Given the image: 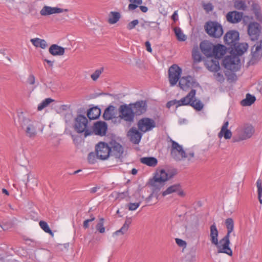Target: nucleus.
<instances>
[{
	"instance_id": "nucleus-10",
	"label": "nucleus",
	"mask_w": 262,
	"mask_h": 262,
	"mask_svg": "<svg viewBox=\"0 0 262 262\" xmlns=\"http://www.w3.org/2000/svg\"><path fill=\"white\" fill-rule=\"evenodd\" d=\"M251 58L248 63L253 65L257 63L262 57V40L257 42L251 48Z\"/></svg>"
},
{
	"instance_id": "nucleus-55",
	"label": "nucleus",
	"mask_w": 262,
	"mask_h": 262,
	"mask_svg": "<svg viewBox=\"0 0 262 262\" xmlns=\"http://www.w3.org/2000/svg\"><path fill=\"white\" fill-rule=\"evenodd\" d=\"M140 205V202L137 203H130L128 204V209L131 211H134L136 210Z\"/></svg>"
},
{
	"instance_id": "nucleus-19",
	"label": "nucleus",
	"mask_w": 262,
	"mask_h": 262,
	"mask_svg": "<svg viewBox=\"0 0 262 262\" xmlns=\"http://www.w3.org/2000/svg\"><path fill=\"white\" fill-rule=\"evenodd\" d=\"M130 104L132 105V108H133L135 115H140L146 111L147 104L145 101H139L134 103Z\"/></svg>"
},
{
	"instance_id": "nucleus-44",
	"label": "nucleus",
	"mask_w": 262,
	"mask_h": 262,
	"mask_svg": "<svg viewBox=\"0 0 262 262\" xmlns=\"http://www.w3.org/2000/svg\"><path fill=\"white\" fill-rule=\"evenodd\" d=\"M256 186L257 188L258 199L260 204H262V181L258 179L256 181Z\"/></svg>"
},
{
	"instance_id": "nucleus-64",
	"label": "nucleus",
	"mask_w": 262,
	"mask_h": 262,
	"mask_svg": "<svg viewBox=\"0 0 262 262\" xmlns=\"http://www.w3.org/2000/svg\"><path fill=\"white\" fill-rule=\"evenodd\" d=\"M140 10L143 12H146L148 11V8L146 6H141L140 7Z\"/></svg>"
},
{
	"instance_id": "nucleus-62",
	"label": "nucleus",
	"mask_w": 262,
	"mask_h": 262,
	"mask_svg": "<svg viewBox=\"0 0 262 262\" xmlns=\"http://www.w3.org/2000/svg\"><path fill=\"white\" fill-rule=\"evenodd\" d=\"M90 221L88 220H86L83 222V227L84 228H88L89 227V224Z\"/></svg>"
},
{
	"instance_id": "nucleus-7",
	"label": "nucleus",
	"mask_w": 262,
	"mask_h": 262,
	"mask_svg": "<svg viewBox=\"0 0 262 262\" xmlns=\"http://www.w3.org/2000/svg\"><path fill=\"white\" fill-rule=\"evenodd\" d=\"M88 119L83 115H79L75 119L74 129L78 133H84L85 137L91 134V131L88 129Z\"/></svg>"
},
{
	"instance_id": "nucleus-51",
	"label": "nucleus",
	"mask_w": 262,
	"mask_h": 262,
	"mask_svg": "<svg viewBox=\"0 0 262 262\" xmlns=\"http://www.w3.org/2000/svg\"><path fill=\"white\" fill-rule=\"evenodd\" d=\"M192 57L195 62H200L202 60V56L200 52L196 50H193L192 51Z\"/></svg>"
},
{
	"instance_id": "nucleus-52",
	"label": "nucleus",
	"mask_w": 262,
	"mask_h": 262,
	"mask_svg": "<svg viewBox=\"0 0 262 262\" xmlns=\"http://www.w3.org/2000/svg\"><path fill=\"white\" fill-rule=\"evenodd\" d=\"M139 24V21L138 19H134L133 21L129 23L126 26V28L128 30H131L134 29L136 26Z\"/></svg>"
},
{
	"instance_id": "nucleus-24",
	"label": "nucleus",
	"mask_w": 262,
	"mask_h": 262,
	"mask_svg": "<svg viewBox=\"0 0 262 262\" xmlns=\"http://www.w3.org/2000/svg\"><path fill=\"white\" fill-rule=\"evenodd\" d=\"M243 13L236 11H233L228 12L226 14L227 20L232 24H237L241 21L243 18Z\"/></svg>"
},
{
	"instance_id": "nucleus-25",
	"label": "nucleus",
	"mask_w": 262,
	"mask_h": 262,
	"mask_svg": "<svg viewBox=\"0 0 262 262\" xmlns=\"http://www.w3.org/2000/svg\"><path fill=\"white\" fill-rule=\"evenodd\" d=\"M205 67L211 72H217L220 70L219 60L216 58H208L205 62Z\"/></svg>"
},
{
	"instance_id": "nucleus-2",
	"label": "nucleus",
	"mask_w": 262,
	"mask_h": 262,
	"mask_svg": "<svg viewBox=\"0 0 262 262\" xmlns=\"http://www.w3.org/2000/svg\"><path fill=\"white\" fill-rule=\"evenodd\" d=\"M237 137L233 138L234 142H238L251 138L255 133V128L250 123H245L236 130Z\"/></svg>"
},
{
	"instance_id": "nucleus-50",
	"label": "nucleus",
	"mask_w": 262,
	"mask_h": 262,
	"mask_svg": "<svg viewBox=\"0 0 262 262\" xmlns=\"http://www.w3.org/2000/svg\"><path fill=\"white\" fill-rule=\"evenodd\" d=\"M104 69L103 68H101L100 69H97L91 75V78L94 80H97L99 77L100 75L103 72Z\"/></svg>"
},
{
	"instance_id": "nucleus-17",
	"label": "nucleus",
	"mask_w": 262,
	"mask_h": 262,
	"mask_svg": "<svg viewBox=\"0 0 262 262\" xmlns=\"http://www.w3.org/2000/svg\"><path fill=\"white\" fill-rule=\"evenodd\" d=\"M68 9H64L57 7L44 6L40 11V14L43 16L67 12Z\"/></svg>"
},
{
	"instance_id": "nucleus-8",
	"label": "nucleus",
	"mask_w": 262,
	"mask_h": 262,
	"mask_svg": "<svg viewBox=\"0 0 262 262\" xmlns=\"http://www.w3.org/2000/svg\"><path fill=\"white\" fill-rule=\"evenodd\" d=\"M230 236H228V235H225L224 237L218 241L217 244H215L214 246L216 248L217 252L218 253H224L228 256H232L233 255V251L230 247Z\"/></svg>"
},
{
	"instance_id": "nucleus-3",
	"label": "nucleus",
	"mask_w": 262,
	"mask_h": 262,
	"mask_svg": "<svg viewBox=\"0 0 262 262\" xmlns=\"http://www.w3.org/2000/svg\"><path fill=\"white\" fill-rule=\"evenodd\" d=\"M196 91L192 89L184 97L179 100L178 106L190 105L197 111H201L204 105L201 101L195 98Z\"/></svg>"
},
{
	"instance_id": "nucleus-33",
	"label": "nucleus",
	"mask_w": 262,
	"mask_h": 262,
	"mask_svg": "<svg viewBox=\"0 0 262 262\" xmlns=\"http://www.w3.org/2000/svg\"><path fill=\"white\" fill-rule=\"evenodd\" d=\"M140 162L145 165L150 167H155L158 164V160L155 157H147L140 159Z\"/></svg>"
},
{
	"instance_id": "nucleus-22",
	"label": "nucleus",
	"mask_w": 262,
	"mask_h": 262,
	"mask_svg": "<svg viewBox=\"0 0 262 262\" xmlns=\"http://www.w3.org/2000/svg\"><path fill=\"white\" fill-rule=\"evenodd\" d=\"M130 141L134 144H138L142 138V134L135 127H132L127 133Z\"/></svg>"
},
{
	"instance_id": "nucleus-54",
	"label": "nucleus",
	"mask_w": 262,
	"mask_h": 262,
	"mask_svg": "<svg viewBox=\"0 0 262 262\" xmlns=\"http://www.w3.org/2000/svg\"><path fill=\"white\" fill-rule=\"evenodd\" d=\"M176 244L180 247L185 248L187 246L186 242L180 238H177L175 239Z\"/></svg>"
},
{
	"instance_id": "nucleus-16",
	"label": "nucleus",
	"mask_w": 262,
	"mask_h": 262,
	"mask_svg": "<svg viewBox=\"0 0 262 262\" xmlns=\"http://www.w3.org/2000/svg\"><path fill=\"white\" fill-rule=\"evenodd\" d=\"M224 39L225 43L231 48L239 40V33L236 31H230L225 34Z\"/></svg>"
},
{
	"instance_id": "nucleus-26",
	"label": "nucleus",
	"mask_w": 262,
	"mask_h": 262,
	"mask_svg": "<svg viewBox=\"0 0 262 262\" xmlns=\"http://www.w3.org/2000/svg\"><path fill=\"white\" fill-rule=\"evenodd\" d=\"M107 129V124L104 122L98 121L94 125L93 130L97 135L104 136L106 134Z\"/></svg>"
},
{
	"instance_id": "nucleus-32",
	"label": "nucleus",
	"mask_w": 262,
	"mask_h": 262,
	"mask_svg": "<svg viewBox=\"0 0 262 262\" xmlns=\"http://www.w3.org/2000/svg\"><path fill=\"white\" fill-rule=\"evenodd\" d=\"M49 52L53 56H62L64 54L65 48L56 44H53L49 48Z\"/></svg>"
},
{
	"instance_id": "nucleus-47",
	"label": "nucleus",
	"mask_w": 262,
	"mask_h": 262,
	"mask_svg": "<svg viewBox=\"0 0 262 262\" xmlns=\"http://www.w3.org/2000/svg\"><path fill=\"white\" fill-rule=\"evenodd\" d=\"M39 226L40 228L46 233H49L51 235H53V232L52 230L49 228L48 224L45 222L41 221L39 223Z\"/></svg>"
},
{
	"instance_id": "nucleus-59",
	"label": "nucleus",
	"mask_w": 262,
	"mask_h": 262,
	"mask_svg": "<svg viewBox=\"0 0 262 262\" xmlns=\"http://www.w3.org/2000/svg\"><path fill=\"white\" fill-rule=\"evenodd\" d=\"M35 81V78L34 75H30L27 79V82L30 84H34Z\"/></svg>"
},
{
	"instance_id": "nucleus-34",
	"label": "nucleus",
	"mask_w": 262,
	"mask_h": 262,
	"mask_svg": "<svg viewBox=\"0 0 262 262\" xmlns=\"http://www.w3.org/2000/svg\"><path fill=\"white\" fill-rule=\"evenodd\" d=\"M159 23L155 21L143 20L140 23L141 27L147 30H156L159 28Z\"/></svg>"
},
{
	"instance_id": "nucleus-9",
	"label": "nucleus",
	"mask_w": 262,
	"mask_h": 262,
	"mask_svg": "<svg viewBox=\"0 0 262 262\" xmlns=\"http://www.w3.org/2000/svg\"><path fill=\"white\" fill-rule=\"evenodd\" d=\"M205 30L209 35L214 38H220L223 34L222 26L216 21H210L206 23Z\"/></svg>"
},
{
	"instance_id": "nucleus-41",
	"label": "nucleus",
	"mask_w": 262,
	"mask_h": 262,
	"mask_svg": "<svg viewBox=\"0 0 262 262\" xmlns=\"http://www.w3.org/2000/svg\"><path fill=\"white\" fill-rule=\"evenodd\" d=\"M234 7L239 10H246L247 6L246 2L242 0H236L234 2Z\"/></svg>"
},
{
	"instance_id": "nucleus-30",
	"label": "nucleus",
	"mask_w": 262,
	"mask_h": 262,
	"mask_svg": "<svg viewBox=\"0 0 262 262\" xmlns=\"http://www.w3.org/2000/svg\"><path fill=\"white\" fill-rule=\"evenodd\" d=\"M173 192H177L178 195L180 196L184 195V192L181 189L180 186L179 185H173L169 186L162 192V195L165 196Z\"/></svg>"
},
{
	"instance_id": "nucleus-38",
	"label": "nucleus",
	"mask_w": 262,
	"mask_h": 262,
	"mask_svg": "<svg viewBox=\"0 0 262 262\" xmlns=\"http://www.w3.org/2000/svg\"><path fill=\"white\" fill-rule=\"evenodd\" d=\"M255 96L250 94H247L246 98L241 101V104L243 106H250L255 101Z\"/></svg>"
},
{
	"instance_id": "nucleus-43",
	"label": "nucleus",
	"mask_w": 262,
	"mask_h": 262,
	"mask_svg": "<svg viewBox=\"0 0 262 262\" xmlns=\"http://www.w3.org/2000/svg\"><path fill=\"white\" fill-rule=\"evenodd\" d=\"M129 226V223H127V222H125V223L123 224L122 227L118 230L115 231L113 233V236H117L119 235L120 234H125L128 230V228Z\"/></svg>"
},
{
	"instance_id": "nucleus-12",
	"label": "nucleus",
	"mask_w": 262,
	"mask_h": 262,
	"mask_svg": "<svg viewBox=\"0 0 262 262\" xmlns=\"http://www.w3.org/2000/svg\"><path fill=\"white\" fill-rule=\"evenodd\" d=\"M179 86L184 91L197 88L199 86L194 77L191 76L182 77L179 80Z\"/></svg>"
},
{
	"instance_id": "nucleus-27",
	"label": "nucleus",
	"mask_w": 262,
	"mask_h": 262,
	"mask_svg": "<svg viewBox=\"0 0 262 262\" xmlns=\"http://www.w3.org/2000/svg\"><path fill=\"white\" fill-rule=\"evenodd\" d=\"M229 122L225 121L221 127L220 132L218 133V137L220 139L224 137L225 139H230L232 137V133L231 131L228 129Z\"/></svg>"
},
{
	"instance_id": "nucleus-49",
	"label": "nucleus",
	"mask_w": 262,
	"mask_h": 262,
	"mask_svg": "<svg viewBox=\"0 0 262 262\" xmlns=\"http://www.w3.org/2000/svg\"><path fill=\"white\" fill-rule=\"evenodd\" d=\"M131 3L128 5V9L131 10H134L138 7V5L142 4V0H129Z\"/></svg>"
},
{
	"instance_id": "nucleus-13",
	"label": "nucleus",
	"mask_w": 262,
	"mask_h": 262,
	"mask_svg": "<svg viewBox=\"0 0 262 262\" xmlns=\"http://www.w3.org/2000/svg\"><path fill=\"white\" fill-rule=\"evenodd\" d=\"M182 69L177 64L171 66L168 70V78L170 86H174L180 79Z\"/></svg>"
},
{
	"instance_id": "nucleus-1",
	"label": "nucleus",
	"mask_w": 262,
	"mask_h": 262,
	"mask_svg": "<svg viewBox=\"0 0 262 262\" xmlns=\"http://www.w3.org/2000/svg\"><path fill=\"white\" fill-rule=\"evenodd\" d=\"M20 125L26 136L30 139H34L38 131L42 132L43 126L38 121L23 117L20 119Z\"/></svg>"
},
{
	"instance_id": "nucleus-48",
	"label": "nucleus",
	"mask_w": 262,
	"mask_h": 262,
	"mask_svg": "<svg viewBox=\"0 0 262 262\" xmlns=\"http://www.w3.org/2000/svg\"><path fill=\"white\" fill-rule=\"evenodd\" d=\"M214 77L215 79L219 82L222 83L225 80V77L223 72L220 70L217 72H214Z\"/></svg>"
},
{
	"instance_id": "nucleus-58",
	"label": "nucleus",
	"mask_w": 262,
	"mask_h": 262,
	"mask_svg": "<svg viewBox=\"0 0 262 262\" xmlns=\"http://www.w3.org/2000/svg\"><path fill=\"white\" fill-rule=\"evenodd\" d=\"M179 100H172L167 102L166 106L167 107L170 108L171 106L176 105L177 107H178Z\"/></svg>"
},
{
	"instance_id": "nucleus-40",
	"label": "nucleus",
	"mask_w": 262,
	"mask_h": 262,
	"mask_svg": "<svg viewBox=\"0 0 262 262\" xmlns=\"http://www.w3.org/2000/svg\"><path fill=\"white\" fill-rule=\"evenodd\" d=\"M225 224L227 230V233L226 235L230 236V234L233 231L234 229L233 220L231 218H228L226 220Z\"/></svg>"
},
{
	"instance_id": "nucleus-63",
	"label": "nucleus",
	"mask_w": 262,
	"mask_h": 262,
	"mask_svg": "<svg viewBox=\"0 0 262 262\" xmlns=\"http://www.w3.org/2000/svg\"><path fill=\"white\" fill-rule=\"evenodd\" d=\"M44 60L48 64V65L50 67H52L53 66V64H54L53 61L48 60V59H45Z\"/></svg>"
},
{
	"instance_id": "nucleus-35",
	"label": "nucleus",
	"mask_w": 262,
	"mask_h": 262,
	"mask_svg": "<svg viewBox=\"0 0 262 262\" xmlns=\"http://www.w3.org/2000/svg\"><path fill=\"white\" fill-rule=\"evenodd\" d=\"M30 41L32 45L36 48H40L42 49H45L48 47V44L45 39H40L39 38H32Z\"/></svg>"
},
{
	"instance_id": "nucleus-36",
	"label": "nucleus",
	"mask_w": 262,
	"mask_h": 262,
	"mask_svg": "<svg viewBox=\"0 0 262 262\" xmlns=\"http://www.w3.org/2000/svg\"><path fill=\"white\" fill-rule=\"evenodd\" d=\"M101 114V110L97 107H94L90 108L88 112V117L91 120L97 119Z\"/></svg>"
},
{
	"instance_id": "nucleus-6",
	"label": "nucleus",
	"mask_w": 262,
	"mask_h": 262,
	"mask_svg": "<svg viewBox=\"0 0 262 262\" xmlns=\"http://www.w3.org/2000/svg\"><path fill=\"white\" fill-rule=\"evenodd\" d=\"M118 111V120L121 119L129 123L134 121L135 115L130 104L121 105L119 107Z\"/></svg>"
},
{
	"instance_id": "nucleus-28",
	"label": "nucleus",
	"mask_w": 262,
	"mask_h": 262,
	"mask_svg": "<svg viewBox=\"0 0 262 262\" xmlns=\"http://www.w3.org/2000/svg\"><path fill=\"white\" fill-rule=\"evenodd\" d=\"M117 110L115 106L110 105L104 111L103 118L106 120L115 119V121L118 120V117H116Z\"/></svg>"
},
{
	"instance_id": "nucleus-39",
	"label": "nucleus",
	"mask_w": 262,
	"mask_h": 262,
	"mask_svg": "<svg viewBox=\"0 0 262 262\" xmlns=\"http://www.w3.org/2000/svg\"><path fill=\"white\" fill-rule=\"evenodd\" d=\"M177 38L179 41H184L186 40V36L183 33L179 27H175L173 29Z\"/></svg>"
},
{
	"instance_id": "nucleus-37",
	"label": "nucleus",
	"mask_w": 262,
	"mask_h": 262,
	"mask_svg": "<svg viewBox=\"0 0 262 262\" xmlns=\"http://www.w3.org/2000/svg\"><path fill=\"white\" fill-rule=\"evenodd\" d=\"M252 9L256 19L259 21H262V14L259 6L256 4H253L252 6Z\"/></svg>"
},
{
	"instance_id": "nucleus-29",
	"label": "nucleus",
	"mask_w": 262,
	"mask_h": 262,
	"mask_svg": "<svg viewBox=\"0 0 262 262\" xmlns=\"http://www.w3.org/2000/svg\"><path fill=\"white\" fill-rule=\"evenodd\" d=\"M210 241L211 244L214 245L219 241V231L215 223L210 227Z\"/></svg>"
},
{
	"instance_id": "nucleus-56",
	"label": "nucleus",
	"mask_w": 262,
	"mask_h": 262,
	"mask_svg": "<svg viewBox=\"0 0 262 262\" xmlns=\"http://www.w3.org/2000/svg\"><path fill=\"white\" fill-rule=\"evenodd\" d=\"M203 7L204 9L207 12H210L212 11L213 9V6L212 4L210 3L204 4L203 5Z\"/></svg>"
},
{
	"instance_id": "nucleus-18",
	"label": "nucleus",
	"mask_w": 262,
	"mask_h": 262,
	"mask_svg": "<svg viewBox=\"0 0 262 262\" xmlns=\"http://www.w3.org/2000/svg\"><path fill=\"white\" fill-rule=\"evenodd\" d=\"M260 25L256 22L250 23L248 27V33L251 40L257 39L260 33Z\"/></svg>"
},
{
	"instance_id": "nucleus-11",
	"label": "nucleus",
	"mask_w": 262,
	"mask_h": 262,
	"mask_svg": "<svg viewBox=\"0 0 262 262\" xmlns=\"http://www.w3.org/2000/svg\"><path fill=\"white\" fill-rule=\"evenodd\" d=\"M97 157L101 160L107 159L111 152V148L106 143L100 142L96 146Z\"/></svg>"
},
{
	"instance_id": "nucleus-23",
	"label": "nucleus",
	"mask_w": 262,
	"mask_h": 262,
	"mask_svg": "<svg viewBox=\"0 0 262 262\" xmlns=\"http://www.w3.org/2000/svg\"><path fill=\"white\" fill-rule=\"evenodd\" d=\"M111 148V155L116 158H120L123 153V148L118 143L113 141L110 143Z\"/></svg>"
},
{
	"instance_id": "nucleus-42",
	"label": "nucleus",
	"mask_w": 262,
	"mask_h": 262,
	"mask_svg": "<svg viewBox=\"0 0 262 262\" xmlns=\"http://www.w3.org/2000/svg\"><path fill=\"white\" fill-rule=\"evenodd\" d=\"M120 18V14L117 12H111L109 15L108 21L111 24L116 23Z\"/></svg>"
},
{
	"instance_id": "nucleus-14",
	"label": "nucleus",
	"mask_w": 262,
	"mask_h": 262,
	"mask_svg": "<svg viewBox=\"0 0 262 262\" xmlns=\"http://www.w3.org/2000/svg\"><path fill=\"white\" fill-rule=\"evenodd\" d=\"M139 130L142 133H146L156 127L155 121L149 118H143L139 120L137 123Z\"/></svg>"
},
{
	"instance_id": "nucleus-46",
	"label": "nucleus",
	"mask_w": 262,
	"mask_h": 262,
	"mask_svg": "<svg viewBox=\"0 0 262 262\" xmlns=\"http://www.w3.org/2000/svg\"><path fill=\"white\" fill-rule=\"evenodd\" d=\"M104 220L103 218H100L98 223L96 225V229L100 233H104L105 231V227H104Z\"/></svg>"
},
{
	"instance_id": "nucleus-15",
	"label": "nucleus",
	"mask_w": 262,
	"mask_h": 262,
	"mask_svg": "<svg viewBox=\"0 0 262 262\" xmlns=\"http://www.w3.org/2000/svg\"><path fill=\"white\" fill-rule=\"evenodd\" d=\"M172 146L170 154L171 157L176 161H181L184 159L185 151L181 145L172 140Z\"/></svg>"
},
{
	"instance_id": "nucleus-61",
	"label": "nucleus",
	"mask_w": 262,
	"mask_h": 262,
	"mask_svg": "<svg viewBox=\"0 0 262 262\" xmlns=\"http://www.w3.org/2000/svg\"><path fill=\"white\" fill-rule=\"evenodd\" d=\"M178 11H175L173 14L171 16V18L174 21H176L178 19Z\"/></svg>"
},
{
	"instance_id": "nucleus-5",
	"label": "nucleus",
	"mask_w": 262,
	"mask_h": 262,
	"mask_svg": "<svg viewBox=\"0 0 262 262\" xmlns=\"http://www.w3.org/2000/svg\"><path fill=\"white\" fill-rule=\"evenodd\" d=\"M223 60V64L225 69L233 72L238 71L241 67V60L238 56L231 53Z\"/></svg>"
},
{
	"instance_id": "nucleus-45",
	"label": "nucleus",
	"mask_w": 262,
	"mask_h": 262,
	"mask_svg": "<svg viewBox=\"0 0 262 262\" xmlns=\"http://www.w3.org/2000/svg\"><path fill=\"white\" fill-rule=\"evenodd\" d=\"M53 101H54V100L51 98H46L38 105V110L41 111Z\"/></svg>"
},
{
	"instance_id": "nucleus-57",
	"label": "nucleus",
	"mask_w": 262,
	"mask_h": 262,
	"mask_svg": "<svg viewBox=\"0 0 262 262\" xmlns=\"http://www.w3.org/2000/svg\"><path fill=\"white\" fill-rule=\"evenodd\" d=\"M88 160L90 163H94L96 160L95 154L94 152L90 153L88 155Z\"/></svg>"
},
{
	"instance_id": "nucleus-21",
	"label": "nucleus",
	"mask_w": 262,
	"mask_h": 262,
	"mask_svg": "<svg viewBox=\"0 0 262 262\" xmlns=\"http://www.w3.org/2000/svg\"><path fill=\"white\" fill-rule=\"evenodd\" d=\"M248 47V43L246 42L236 43L231 48V53L239 57L247 51Z\"/></svg>"
},
{
	"instance_id": "nucleus-20",
	"label": "nucleus",
	"mask_w": 262,
	"mask_h": 262,
	"mask_svg": "<svg viewBox=\"0 0 262 262\" xmlns=\"http://www.w3.org/2000/svg\"><path fill=\"white\" fill-rule=\"evenodd\" d=\"M214 46L212 43L208 41H202L200 45L202 52L208 57H213Z\"/></svg>"
},
{
	"instance_id": "nucleus-31",
	"label": "nucleus",
	"mask_w": 262,
	"mask_h": 262,
	"mask_svg": "<svg viewBox=\"0 0 262 262\" xmlns=\"http://www.w3.org/2000/svg\"><path fill=\"white\" fill-rule=\"evenodd\" d=\"M226 52V48L225 46L218 44L214 46L213 57L218 59L222 57L225 54Z\"/></svg>"
},
{
	"instance_id": "nucleus-4",
	"label": "nucleus",
	"mask_w": 262,
	"mask_h": 262,
	"mask_svg": "<svg viewBox=\"0 0 262 262\" xmlns=\"http://www.w3.org/2000/svg\"><path fill=\"white\" fill-rule=\"evenodd\" d=\"M170 178L167 172L163 169L156 170L154 178L150 180L151 186L156 189H160L164 185V183Z\"/></svg>"
},
{
	"instance_id": "nucleus-60",
	"label": "nucleus",
	"mask_w": 262,
	"mask_h": 262,
	"mask_svg": "<svg viewBox=\"0 0 262 262\" xmlns=\"http://www.w3.org/2000/svg\"><path fill=\"white\" fill-rule=\"evenodd\" d=\"M145 47L146 48V50L148 52L151 53L152 49H151V45H150V43L149 42V41H146L145 43Z\"/></svg>"
},
{
	"instance_id": "nucleus-53",
	"label": "nucleus",
	"mask_w": 262,
	"mask_h": 262,
	"mask_svg": "<svg viewBox=\"0 0 262 262\" xmlns=\"http://www.w3.org/2000/svg\"><path fill=\"white\" fill-rule=\"evenodd\" d=\"M194 156V152L189 151V152H186L185 151V155L184 156V158L187 159L189 162H192Z\"/></svg>"
}]
</instances>
